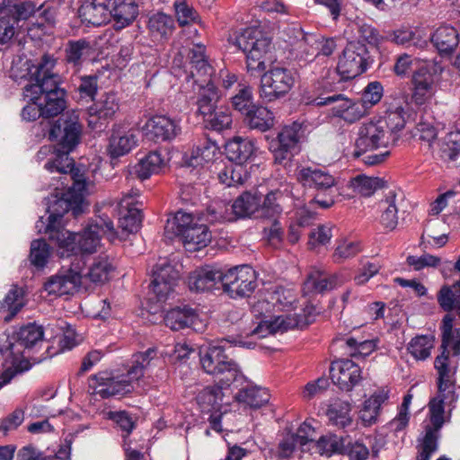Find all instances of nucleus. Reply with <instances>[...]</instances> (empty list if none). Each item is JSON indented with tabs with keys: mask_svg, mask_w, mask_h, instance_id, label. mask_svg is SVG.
Wrapping results in <instances>:
<instances>
[{
	"mask_svg": "<svg viewBox=\"0 0 460 460\" xmlns=\"http://www.w3.org/2000/svg\"><path fill=\"white\" fill-rule=\"evenodd\" d=\"M442 351L434 362L438 372V393L429 402V423L424 427L419 460H428L438 448L440 429L445 419V405L451 406L457 401L455 392V375L458 367V357L454 355L452 348H441Z\"/></svg>",
	"mask_w": 460,
	"mask_h": 460,
	"instance_id": "obj_1",
	"label": "nucleus"
},
{
	"mask_svg": "<svg viewBox=\"0 0 460 460\" xmlns=\"http://www.w3.org/2000/svg\"><path fill=\"white\" fill-rule=\"evenodd\" d=\"M79 270L80 268L75 264V261H72L67 268L63 266L58 273L50 277L45 282L44 289L49 295L58 296L84 291L78 275Z\"/></svg>",
	"mask_w": 460,
	"mask_h": 460,
	"instance_id": "obj_17",
	"label": "nucleus"
},
{
	"mask_svg": "<svg viewBox=\"0 0 460 460\" xmlns=\"http://www.w3.org/2000/svg\"><path fill=\"white\" fill-rule=\"evenodd\" d=\"M270 397L267 389L250 385L241 388L234 395L236 402L254 409L261 408L268 403Z\"/></svg>",
	"mask_w": 460,
	"mask_h": 460,
	"instance_id": "obj_43",
	"label": "nucleus"
},
{
	"mask_svg": "<svg viewBox=\"0 0 460 460\" xmlns=\"http://www.w3.org/2000/svg\"><path fill=\"white\" fill-rule=\"evenodd\" d=\"M408 203L404 199L403 195L397 194L391 190L385 199L379 202V209L381 211L380 222L384 227L393 230L398 224V214L405 213V208Z\"/></svg>",
	"mask_w": 460,
	"mask_h": 460,
	"instance_id": "obj_27",
	"label": "nucleus"
},
{
	"mask_svg": "<svg viewBox=\"0 0 460 460\" xmlns=\"http://www.w3.org/2000/svg\"><path fill=\"white\" fill-rule=\"evenodd\" d=\"M431 42L440 54L452 53L459 43L458 32L452 26H440L432 34Z\"/></svg>",
	"mask_w": 460,
	"mask_h": 460,
	"instance_id": "obj_40",
	"label": "nucleus"
},
{
	"mask_svg": "<svg viewBox=\"0 0 460 460\" xmlns=\"http://www.w3.org/2000/svg\"><path fill=\"white\" fill-rule=\"evenodd\" d=\"M234 220L230 205L224 200H214L205 211L198 215V221L207 225Z\"/></svg>",
	"mask_w": 460,
	"mask_h": 460,
	"instance_id": "obj_42",
	"label": "nucleus"
},
{
	"mask_svg": "<svg viewBox=\"0 0 460 460\" xmlns=\"http://www.w3.org/2000/svg\"><path fill=\"white\" fill-rule=\"evenodd\" d=\"M91 50L90 43L85 40H70L65 49V60L73 68L78 69Z\"/></svg>",
	"mask_w": 460,
	"mask_h": 460,
	"instance_id": "obj_49",
	"label": "nucleus"
},
{
	"mask_svg": "<svg viewBox=\"0 0 460 460\" xmlns=\"http://www.w3.org/2000/svg\"><path fill=\"white\" fill-rule=\"evenodd\" d=\"M288 42L292 51L296 52V58L305 60H313L317 57L318 49L316 46L317 37L314 34L305 33L300 27L288 28Z\"/></svg>",
	"mask_w": 460,
	"mask_h": 460,
	"instance_id": "obj_25",
	"label": "nucleus"
},
{
	"mask_svg": "<svg viewBox=\"0 0 460 460\" xmlns=\"http://www.w3.org/2000/svg\"><path fill=\"white\" fill-rule=\"evenodd\" d=\"M234 44L246 55L247 70L263 72L266 68L265 56L270 49L271 40L262 31L250 27L235 37Z\"/></svg>",
	"mask_w": 460,
	"mask_h": 460,
	"instance_id": "obj_7",
	"label": "nucleus"
},
{
	"mask_svg": "<svg viewBox=\"0 0 460 460\" xmlns=\"http://www.w3.org/2000/svg\"><path fill=\"white\" fill-rule=\"evenodd\" d=\"M228 387H221L219 382L216 385L205 387L197 396L198 403L204 412L217 411L221 406L224 389Z\"/></svg>",
	"mask_w": 460,
	"mask_h": 460,
	"instance_id": "obj_48",
	"label": "nucleus"
},
{
	"mask_svg": "<svg viewBox=\"0 0 460 460\" xmlns=\"http://www.w3.org/2000/svg\"><path fill=\"white\" fill-rule=\"evenodd\" d=\"M111 0H84L79 8L82 22L93 26H101L110 21Z\"/></svg>",
	"mask_w": 460,
	"mask_h": 460,
	"instance_id": "obj_30",
	"label": "nucleus"
},
{
	"mask_svg": "<svg viewBox=\"0 0 460 460\" xmlns=\"http://www.w3.org/2000/svg\"><path fill=\"white\" fill-rule=\"evenodd\" d=\"M316 451L321 456H331L333 454L343 452L344 445L341 438L336 435L321 437L314 444Z\"/></svg>",
	"mask_w": 460,
	"mask_h": 460,
	"instance_id": "obj_60",
	"label": "nucleus"
},
{
	"mask_svg": "<svg viewBox=\"0 0 460 460\" xmlns=\"http://www.w3.org/2000/svg\"><path fill=\"white\" fill-rule=\"evenodd\" d=\"M353 100L346 98L343 94H332L325 97H317L314 100V102L317 106L332 105V113L334 117L341 118L343 114V111L347 110Z\"/></svg>",
	"mask_w": 460,
	"mask_h": 460,
	"instance_id": "obj_63",
	"label": "nucleus"
},
{
	"mask_svg": "<svg viewBox=\"0 0 460 460\" xmlns=\"http://www.w3.org/2000/svg\"><path fill=\"white\" fill-rule=\"evenodd\" d=\"M174 14L181 27L200 24V17L193 6L186 0H176L173 3Z\"/></svg>",
	"mask_w": 460,
	"mask_h": 460,
	"instance_id": "obj_56",
	"label": "nucleus"
},
{
	"mask_svg": "<svg viewBox=\"0 0 460 460\" xmlns=\"http://www.w3.org/2000/svg\"><path fill=\"white\" fill-rule=\"evenodd\" d=\"M279 196H281L280 191H270L265 197L262 196L256 217L273 218L276 216L280 215L282 208L277 202Z\"/></svg>",
	"mask_w": 460,
	"mask_h": 460,
	"instance_id": "obj_61",
	"label": "nucleus"
},
{
	"mask_svg": "<svg viewBox=\"0 0 460 460\" xmlns=\"http://www.w3.org/2000/svg\"><path fill=\"white\" fill-rule=\"evenodd\" d=\"M219 99L220 96L217 88L208 83L207 87L204 88L198 96L196 102V114L201 116L203 120L208 116L211 117V113L218 108L217 103Z\"/></svg>",
	"mask_w": 460,
	"mask_h": 460,
	"instance_id": "obj_46",
	"label": "nucleus"
},
{
	"mask_svg": "<svg viewBox=\"0 0 460 460\" xmlns=\"http://www.w3.org/2000/svg\"><path fill=\"white\" fill-rule=\"evenodd\" d=\"M52 186L56 191L60 189L63 190L67 186V190L62 192L60 196L57 192L45 199L49 217L46 222L43 217H40L35 227L39 234H45L51 241H56L67 234L63 223L64 215L72 211L73 216L76 217L83 212L85 181L82 175L72 172H67L66 175L60 174L59 179Z\"/></svg>",
	"mask_w": 460,
	"mask_h": 460,
	"instance_id": "obj_2",
	"label": "nucleus"
},
{
	"mask_svg": "<svg viewBox=\"0 0 460 460\" xmlns=\"http://www.w3.org/2000/svg\"><path fill=\"white\" fill-rule=\"evenodd\" d=\"M164 321L165 325L173 331L184 328L201 331L204 326L195 310L188 306L176 307L168 311L164 316Z\"/></svg>",
	"mask_w": 460,
	"mask_h": 460,
	"instance_id": "obj_28",
	"label": "nucleus"
},
{
	"mask_svg": "<svg viewBox=\"0 0 460 460\" xmlns=\"http://www.w3.org/2000/svg\"><path fill=\"white\" fill-rule=\"evenodd\" d=\"M225 151L230 161L242 166L252 155L254 144L249 138L234 137L226 144Z\"/></svg>",
	"mask_w": 460,
	"mask_h": 460,
	"instance_id": "obj_37",
	"label": "nucleus"
},
{
	"mask_svg": "<svg viewBox=\"0 0 460 460\" xmlns=\"http://www.w3.org/2000/svg\"><path fill=\"white\" fill-rule=\"evenodd\" d=\"M341 284V280L338 276L314 269L310 271L304 283L303 292L305 295L321 294L331 291Z\"/></svg>",
	"mask_w": 460,
	"mask_h": 460,
	"instance_id": "obj_31",
	"label": "nucleus"
},
{
	"mask_svg": "<svg viewBox=\"0 0 460 460\" xmlns=\"http://www.w3.org/2000/svg\"><path fill=\"white\" fill-rule=\"evenodd\" d=\"M211 115L203 120L205 128L218 132L231 128L233 119L227 109L217 108Z\"/></svg>",
	"mask_w": 460,
	"mask_h": 460,
	"instance_id": "obj_62",
	"label": "nucleus"
},
{
	"mask_svg": "<svg viewBox=\"0 0 460 460\" xmlns=\"http://www.w3.org/2000/svg\"><path fill=\"white\" fill-rule=\"evenodd\" d=\"M386 186L383 178L369 177L365 174H358L349 181V187L357 194L363 197H370L377 190Z\"/></svg>",
	"mask_w": 460,
	"mask_h": 460,
	"instance_id": "obj_47",
	"label": "nucleus"
},
{
	"mask_svg": "<svg viewBox=\"0 0 460 460\" xmlns=\"http://www.w3.org/2000/svg\"><path fill=\"white\" fill-rule=\"evenodd\" d=\"M82 132L83 126L75 112L61 115L49 126V138L57 141L58 148L55 158L45 164L44 168L47 171L66 175L75 172V163L69 157V153L80 143Z\"/></svg>",
	"mask_w": 460,
	"mask_h": 460,
	"instance_id": "obj_3",
	"label": "nucleus"
},
{
	"mask_svg": "<svg viewBox=\"0 0 460 460\" xmlns=\"http://www.w3.org/2000/svg\"><path fill=\"white\" fill-rule=\"evenodd\" d=\"M350 403L341 400H336L330 404L327 410V417L329 421L335 427L344 429L352 422L350 416Z\"/></svg>",
	"mask_w": 460,
	"mask_h": 460,
	"instance_id": "obj_50",
	"label": "nucleus"
},
{
	"mask_svg": "<svg viewBox=\"0 0 460 460\" xmlns=\"http://www.w3.org/2000/svg\"><path fill=\"white\" fill-rule=\"evenodd\" d=\"M44 341V330L35 323H28L10 336L0 332V353L6 364H10L19 374L31 368L29 358Z\"/></svg>",
	"mask_w": 460,
	"mask_h": 460,
	"instance_id": "obj_4",
	"label": "nucleus"
},
{
	"mask_svg": "<svg viewBox=\"0 0 460 460\" xmlns=\"http://www.w3.org/2000/svg\"><path fill=\"white\" fill-rule=\"evenodd\" d=\"M180 119L156 115L146 124V135L155 142L171 141L181 132Z\"/></svg>",
	"mask_w": 460,
	"mask_h": 460,
	"instance_id": "obj_22",
	"label": "nucleus"
},
{
	"mask_svg": "<svg viewBox=\"0 0 460 460\" xmlns=\"http://www.w3.org/2000/svg\"><path fill=\"white\" fill-rule=\"evenodd\" d=\"M56 65L57 58H55L53 55H42L36 60L35 64H32L29 68L31 80L34 83L27 84L24 87V90L39 87L44 88V86L48 88L49 86H54V84H63L61 75L53 71Z\"/></svg>",
	"mask_w": 460,
	"mask_h": 460,
	"instance_id": "obj_19",
	"label": "nucleus"
},
{
	"mask_svg": "<svg viewBox=\"0 0 460 460\" xmlns=\"http://www.w3.org/2000/svg\"><path fill=\"white\" fill-rule=\"evenodd\" d=\"M147 28L152 37L167 40L175 30V22L172 16L158 12L149 17Z\"/></svg>",
	"mask_w": 460,
	"mask_h": 460,
	"instance_id": "obj_41",
	"label": "nucleus"
},
{
	"mask_svg": "<svg viewBox=\"0 0 460 460\" xmlns=\"http://www.w3.org/2000/svg\"><path fill=\"white\" fill-rule=\"evenodd\" d=\"M186 252H193L207 247L211 242V233L205 223L197 222L181 235Z\"/></svg>",
	"mask_w": 460,
	"mask_h": 460,
	"instance_id": "obj_32",
	"label": "nucleus"
},
{
	"mask_svg": "<svg viewBox=\"0 0 460 460\" xmlns=\"http://www.w3.org/2000/svg\"><path fill=\"white\" fill-rule=\"evenodd\" d=\"M75 264L80 268L78 275L84 292L90 288L92 283L102 284L107 281L114 270L109 261H75Z\"/></svg>",
	"mask_w": 460,
	"mask_h": 460,
	"instance_id": "obj_20",
	"label": "nucleus"
},
{
	"mask_svg": "<svg viewBox=\"0 0 460 460\" xmlns=\"http://www.w3.org/2000/svg\"><path fill=\"white\" fill-rule=\"evenodd\" d=\"M389 132L377 119L363 123L358 129L355 155L359 156L361 153H366L368 150L387 147L389 145L394 144L395 141Z\"/></svg>",
	"mask_w": 460,
	"mask_h": 460,
	"instance_id": "obj_15",
	"label": "nucleus"
},
{
	"mask_svg": "<svg viewBox=\"0 0 460 460\" xmlns=\"http://www.w3.org/2000/svg\"><path fill=\"white\" fill-rule=\"evenodd\" d=\"M411 84V102L417 106L428 102L435 93V77L427 67H420L413 73Z\"/></svg>",
	"mask_w": 460,
	"mask_h": 460,
	"instance_id": "obj_26",
	"label": "nucleus"
},
{
	"mask_svg": "<svg viewBox=\"0 0 460 460\" xmlns=\"http://www.w3.org/2000/svg\"><path fill=\"white\" fill-rule=\"evenodd\" d=\"M36 10V4L31 1L3 0L0 4L1 15L8 16L16 24L20 20H27Z\"/></svg>",
	"mask_w": 460,
	"mask_h": 460,
	"instance_id": "obj_39",
	"label": "nucleus"
},
{
	"mask_svg": "<svg viewBox=\"0 0 460 460\" xmlns=\"http://www.w3.org/2000/svg\"><path fill=\"white\" fill-rule=\"evenodd\" d=\"M23 291L17 285L9 290L0 305V310L8 314L4 317L6 322L11 321L24 306Z\"/></svg>",
	"mask_w": 460,
	"mask_h": 460,
	"instance_id": "obj_52",
	"label": "nucleus"
},
{
	"mask_svg": "<svg viewBox=\"0 0 460 460\" xmlns=\"http://www.w3.org/2000/svg\"><path fill=\"white\" fill-rule=\"evenodd\" d=\"M62 84L46 88L24 90L25 96L34 100L41 110L42 118L49 119L61 114L66 107V91Z\"/></svg>",
	"mask_w": 460,
	"mask_h": 460,
	"instance_id": "obj_14",
	"label": "nucleus"
},
{
	"mask_svg": "<svg viewBox=\"0 0 460 460\" xmlns=\"http://www.w3.org/2000/svg\"><path fill=\"white\" fill-rule=\"evenodd\" d=\"M262 234L266 246L274 250L281 248L284 240V229L279 220L274 218L270 226H264Z\"/></svg>",
	"mask_w": 460,
	"mask_h": 460,
	"instance_id": "obj_58",
	"label": "nucleus"
},
{
	"mask_svg": "<svg viewBox=\"0 0 460 460\" xmlns=\"http://www.w3.org/2000/svg\"><path fill=\"white\" fill-rule=\"evenodd\" d=\"M138 142V132L134 128L125 129L115 127L110 138L109 154L111 158H118L128 154Z\"/></svg>",
	"mask_w": 460,
	"mask_h": 460,
	"instance_id": "obj_29",
	"label": "nucleus"
},
{
	"mask_svg": "<svg viewBox=\"0 0 460 460\" xmlns=\"http://www.w3.org/2000/svg\"><path fill=\"white\" fill-rule=\"evenodd\" d=\"M233 109L242 116L256 104L254 102L252 88L243 83H238L234 93L230 98Z\"/></svg>",
	"mask_w": 460,
	"mask_h": 460,
	"instance_id": "obj_51",
	"label": "nucleus"
},
{
	"mask_svg": "<svg viewBox=\"0 0 460 460\" xmlns=\"http://www.w3.org/2000/svg\"><path fill=\"white\" fill-rule=\"evenodd\" d=\"M310 314L303 320L300 316L291 314H281L261 320L258 325L250 332L252 338L262 339L269 335L284 333L288 330L300 327L311 323Z\"/></svg>",
	"mask_w": 460,
	"mask_h": 460,
	"instance_id": "obj_18",
	"label": "nucleus"
},
{
	"mask_svg": "<svg viewBox=\"0 0 460 460\" xmlns=\"http://www.w3.org/2000/svg\"><path fill=\"white\" fill-rule=\"evenodd\" d=\"M222 270L205 267L194 270L188 279V284L191 290L197 292L208 291L221 285Z\"/></svg>",
	"mask_w": 460,
	"mask_h": 460,
	"instance_id": "obj_33",
	"label": "nucleus"
},
{
	"mask_svg": "<svg viewBox=\"0 0 460 460\" xmlns=\"http://www.w3.org/2000/svg\"><path fill=\"white\" fill-rule=\"evenodd\" d=\"M303 135L302 124L299 122L295 121L283 127L269 144V149L273 154L275 163L284 164L289 162L298 151V144Z\"/></svg>",
	"mask_w": 460,
	"mask_h": 460,
	"instance_id": "obj_12",
	"label": "nucleus"
},
{
	"mask_svg": "<svg viewBox=\"0 0 460 460\" xmlns=\"http://www.w3.org/2000/svg\"><path fill=\"white\" fill-rule=\"evenodd\" d=\"M376 347L373 340H358L349 337L344 341V348L350 357H367L376 349Z\"/></svg>",
	"mask_w": 460,
	"mask_h": 460,
	"instance_id": "obj_59",
	"label": "nucleus"
},
{
	"mask_svg": "<svg viewBox=\"0 0 460 460\" xmlns=\"http://www.w3.org/2000/svg\"><path fill=\"white\" fill-rule=\"evenodd\" d=\"M405 115L406 111L402 106H395L386 110L385 115L377 119L383 127L390 131V136L395 142L399 138L398 132L405 127Z\"/></svg>",
	"mask_w": 460,
	"mask_h": 460,
	"instance_id": "obj_45",
	"label": "nucleus"
},
{
	"mask_svg": "<svg viewBox=\"0 0 460 460\" xmlns=\"http://www.w3.org/2000/svg\"><path fill=\"white\" fill-rule=\"evenodd\" d=\"M296 177L304 187L315 190L335 188L336 178L326 169L317 166H301L296 169Z\"/></svg>",
	"mask_w": 460,
	"mask_h": 460,
	"instance_id": "obj_23",
	"label": "nucleus"
},
{
	"mask_svg": "<svg viewBox=\"0 0 460 460\" xmlns=\"http://www.w3.org/2000/svg\"><path fill=\"white\" fill-rule=\"evenodd\" d=\"M454 318L451 314H446L442 321V343L441 348H452L454 355H460V329L456 330L457 340L453 335Z\"/></svg>",
	"mask_w": 460,
	"mask_h": 460,
	"instance_id": "obj_57",
	"label": "nucleus"
},
{
	"mask_svg": "<svg viewBox=\"0 0 460 460\" xmlns=\"http://www.w3.org/2000/svg\"><path fill=\"white\" fill-rule=\"evenodd\" d=\"M261 198L262 195L257 191L254 193L246 191L240 195L234 202L230 205V209L234 220L237 218L250 217L255 213H258Z\"/></svg>",
	"mask_w": 460,
	"mask_h": 460,
	"instance_id": "obj_38",
	"label": "nucleus"
},
{
	"mask_svg": "<svg viewBox=\"0 0 460 460\" xmlns=\"http://www.w3.org/2000/svg\"><path fill=\"white\" fill-rule=\"evenodd\" d=\"M294 84L295 78L289 69L273 67L261 77L260 97L267 102H274L288 94Z\"/></svg>",
	"mask_w": 460,
	"mask_h": 460,
	"instance_id": "obj_13",
	"label": "nucleus"
},
{
	"mask_svg": "<svg viewBox=\"0 0 460 460\" xmlns=\"http://www.w3.org/2000/svg\"><path fill=\"white\" fill-rule=\"evenodd\" d=\"M156 355L155 348H149L145 352L134 355L133 364L127 371V376L130 377L133 383L139 380L144 376V370L156 359Z\"/></svg>",
	"mask_w": 460,
	"mask_h": 460,
	"instance_id": "obj_53",
	"label": "nucleus"
},
{
	"mask_svg": "<svg viewBox=\"0 0 460 460\" xmlns=\"http://www.w3.org/2000/svg\"><path fill=\"white\" fill-rule=\"evenodd\" d=\"M164 164L161 155L156 152H149L132 167L131 174L140 180L148 179L152 174L158 173Z\"/></svg>",
	"mask_w": 460,
	"mask_h": 460,
	"instance_id": "obj_44",
	"label": "nucleus"
},
{
	"mask_svg": "<svg viewBox=\"0 0 460 460\" xmlns=\"http://www.w3.org/2000/svg\"><path fill=\"white\" fill-rule=\"evenodd\" d=\"M221 287L233 299L249 297L257 288V273L248 264L222 270Z\"/></svg>",
	"mask_w": 460,
	"mask_h": 460,
	"instance_id": "obj_8",
	"label": "nucleus"
},
{
	"mask_svg": "<svg viewBox=\"0 0 460 460\" xmlns=\"http://www.w3.org/2000/svg\"><path fill=\"white\" fill-rule=\"evenodd\" d=\"M176 266L177 263L172 264L170 261H164L154 266L150 288L157 303L165 302L172 295L180 279V271ZM162 308V305H158L154 308L153 313L155 314Z\"/></svg>",
	"mask_w": 460,
	"mask_h": 460,
	"instance_id": "obj_11",
	"label": "nucleus"
},
{
	"mask_svg": "<svg viewBox=\"0 0 460 460\" xmlns=\"http://www.w3.org/2000/svg\"><path fill=\"white\" fill-rule=\"evenodd\" d=\"M200 363L204 371L216 377L221 387H230L243 379L237 364L228 358L222 345H211L200 351Z\"/></svg>",
	"mask_w": 460,
	"mask_h": 460,
	"instance_id": "obj_6",
	"label": "nucleus"
},
{
	"mask_svg": "<svg viewBox=\"0 0 460 460\" xmlns=\"http://www.w3.org/2000/svg\"><path fill=\"white\" fill-rule=\"evenodd\" d=\"M110 3V18H113L119 29L131 24L138 15L136 0H111Z\"/></svg>",
	"mask_w": 460,
	"mask_h": 460,
	"instance_id": "obj_34",
	"label": "nucleus"
},
{
	"mask_svg": "<svg viewBox=\"0 0 460 460\" xmlns=\"http://www.w3.org/2000/svg\"><path fill=\"white\" fill-rule=\"evenodd\" d=\"M296 296L292 289L274 287L265 290L252 305L257 314H270L275 311H288L293 307Z\"/></svg>",
	"mask_w": 460,
	"mask_h": 460,
	"instance_id": "obj_16",
	"label": "nucleus"
},
{
	"mask_svg": "<svg viewBox=\"0 0 460 460\" xmlns=\"http://www.w3.org/2000/svg\"><path fill=\"white\" fill-rule=\"evenodd\" d=\"M218 154V146L216 142L205 139L200 142L191 152V164L195 166L212 162Z\"/></svg>",
	"mask_w": 460,
	"mask_h": 460,
	"instance_id": "obj_54",
	"label": "nucleus"
},
{
	"mask_svg": "<svg viewBox=\"0 0 460 460\" xmlns=\"http://www.w3.org/2000/svg\"><path fill=\"white\" fill-rule=\"evenodd\" d=\"M119 109V99L113 93H107L102 95L100 100L88 108V124L93 128L101 127L102 124L112 119Z\"/></svg>",
	"mask_w": 460,
	"mask_h": 460,
	"instance_id": "obj_24",
	"label": "nucleus"
},
{
	"mask_svg": "<svg viewBox=\"0 0 460 460\" xmlns=\"http://www.w3.org/2000/svg\"><path fill=\"white\" fill-rule=\"evenodd\" d=\"M389 398L388 390L382 388L376 391L367 399L359 411V420L363 426L369 427L376 423L380 413L381 406Z\"/></svg>",
	"mask_w": 460,
	"mask_h": 460,
	"instance_id": "obj_35",
	"label": "nucleus"
},
{
	"mask_svg": "<svg viewBox=\"0 0 460 460\" xmlns=\"http://www.w3.org/2000/svg\"><path fill=\"white\" fill-rule=\"evenodd\" d=\"M243 121L251 129L265 132L274 126V116L266 107L255 104L243 115Z\"/></svg>",
	"mask_w": 460,
	"mask_h": 460,
	"instance_id": "obj_36",
	"label": "nucleus"
},
{
	"mask_svg": "<svg viewBox=\"0 0 460 460\" xmlns=\"http://www.w3.org/2000/svg\"><path fill=\"white\" fill-rule=\"evenodd\" d=\"M330 375L333 384L347 392L351 391L362 379L361 368L350 359L333 361Z\"/></svg>",
	"mask_w": 460,
	"mask_h": 460,
	"instance_id": "obj_21",
	"label": "nucleus"
},
{
	"mask_svg": "<svg viewBox=\"0 0 460 460\" xmlns=\"http://www.w3.org/2000/svg\"><path fill=\"white\" fill-rule=\"evenodd\" d=\"M433 343L434 340L431 336H417L409 343L408 350L416 359L423 360L429 357Z\"/></svg>",
	"mask_w": 460,
	"mask_h": 460,
	"instance_id": "obj_64",
	"label": "nucleus"
},
{
	"mask_svg": "<svg viewBox=\"0 0 460 460\" xmlns=\"http://www.w3.org/2000/svg\"><path fill=\"white\" fill-rule=\"evenodd\" d=\"M101 234L109 242L116 239L117 234L113 222L107 217H100L94 224H91L81 234L67 231L66 235L58 237L55 242L60 251L61 257H72L92 254L97 252Z\"/></svg>",
	"mask_w": 460,
	"mask_h": 460,
	"instance_id": "obj_5",
	"label": "nucleus"
},
{
	"mask_svg": "<svg viewBox=\"0 0 460 460\" xmlns=\"http://www.w3.org/2000/svg\"><path fill=\"white\" fill-rule=\"evenodd\" d=\"M130 377L118 371H101L89 377L88 387L95 395L102 399L113 396H124L133 392L134 385Z\"/></svg>",
	"mask_w": 460,
	"mask_h": 460,
	"instance_id": "obj_9",
	"label": "nucleus"
},
{
	"mask_svg": "<svg viewBox=\"0 0 460 460\" xmlns=\"http://www.w3.org/2000/svg\"><path fill=\"white\" fill-rule=\"evenodd\" d=\"M369 62L370 55L366 45L359 40L349 41L339 58L337 71L341 80L348 81L363 74Z\"/></svg>",
	"mask_w": 460,
	"mask_h": 460,
	"instance_id": "obj_10",
	"label": "nucleus"
},
{
	"mask_svg": "<svg viewBox=\"0 0 460 460\" xmlns=\"http://www.w3.org/2000/svg\"><path fill=\"white\" fill-rule=\"evenodd\" d=\"M455 269L460 272V261H456ZM460 299V279L452 287L444 286L438 295V302L445 311L455 308Z\"/></svg>",
	"mask_w": 460,
	"mask_h": 460,
	"instance_id": "obj_55",
	"label": "nucleus"
}]
</instances>
